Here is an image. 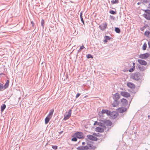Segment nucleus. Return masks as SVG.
I'll use <instances>...</instances> for the list:
<instances>
[{
	"instance_id": "obj_1",
	"label": "nucleus",
	"mask_w": 150,
	"mask_h": 150,
	"mask_svg": "<svg viewBox=\"0 0 150 150\" xmlns=\"http://www.w3.org/2000/svg\"><path fill=\"white\" fill-rule=\"evenodd\" d=\"M120 95L118 93H116L115 94L113 97V98L114 100V102L112 103V105L113 107H115L118 104V100L120 98Z\"/></svg>"
},
{
	"instance_id": "obj_2",
	"label": "nucleus",
	"mask_w": 150,
	"mask_h": 150,
	"mask_svg": "<svg viewBox=\"0 0 150 150\" xmlns=\"http://www.w3.org/2000/svg\"><path fill=\"white\" fill-rule=\"evenodd\" d=\"M143 75L141 74L139 72H136L134 74H132V78L136 81H138L142 79Z\"/></svg>"
},
{
	"instance_id": "obj_3",
	"label": "nucleus",
	"mask_w": 150,
	"mask_h": 150,
	"mask_svg": "<svg viewBox=\"0 0 150 150\" xmlns=\"http://www.w3.org/2000/svg\"><path fill=\"white\" fill-rule=\"evenodd\" d=\"M146 13V14H144V17L148 20H150V10H143Z\"/></svg>"
},
{
	"instance_id": "obj_4",
	"label": "nucleus",
	"mask_w": 150,
	"mask_h": 150,
	"mask_svg": "<svg viewBox=\"0 0 150 150\" xmlns=\"http://www.w3.org/2000/svg\"><path fill=\"white\" fill-rule=\"evenodd\" d=\"M74 136L80 139L83 138V134L81 132L76 133L74 134Z\"/></svg>"
},
{
	"instance_id": "obj_5",
	"label": "nucleus",
	"mask_w": 150,
	"mask_h": 150,
	"mask_svg": "<svg viewBox=\"0 0 150 150\" xmlns=\"http://www.w3.org/2000/svg\"><path fill=\"white\" fill-rule=\"evenodd\" d=\"M72 110H69L68 113H66V114L64 115V120H66L68 119L71 116Z\"/></svg>"
},
{
	"instance_id": "obj_6",
	"label": "nucleus",
	"mask_w": 150,
	"mask_h": 150,
	"mask_svg": "<svg viewBox=\"0 0 150 150\" xmlns=\"http://www.w3.org/2000/svg\"><path fill=\"white\" fill-rule=\"evenodd\" d=\"M149 54L147 53L141 54L139 56V57L142 59H146L149 56Z\"/></svg>"
},
{
	"instance_id": "obj_7",
	"label": "nucleus",
	"mask_w": 150,
	"mask_h": 150,
	"mask_svg": "<svg viewBox=\"0 0 150 150\" xmlns=\"http://www.w3.org/2000/svg\"><path fill=\"white\" fill-rule=\"evenodd\" d=\"M105 113L106 114L108 115H110V112L108 110H103L101 111V113L100 112H99V115L101 116L100 114L102 115Z\"/></svg>"
},
{
	"instance_id": "obj_8",
	"label": "nucleus",
	"mask_w": 150,
	"mask_h": 150,
	"mask_svg": "<svg viewBox=\"0 0 150 150\" xmlns=\"http://www.w3.org/2000/svg\"><path fill=\"white\" fill-rule=\"evenodd\" d=\"M107 26V24L106 23H103L101 24L99 27L101 30H104L106 28Z\"/></svg>"
},
{
	"instance_id": "obj_9",
	"label": "nucleus",
	"mask_w": 150,
	"mask_h": 150,
	"mask_svg": "<svg viewBox=\"0 0 150 150\" xmlns=\"http://www.w3.org/2000/svg\"><path fill=\"white\" fill-rule=\"evenodd\" d=\"M87 137L88 139L91 140L97 141V138L92 135H88Z\"/></svg>"
},
{
	"instance_id": "obj_10",
	"label": "nucleus",
	"mask_w": 150,
	"mask_h": 150,
	"mask_svg": "<svg viewBox=\"0 0 150 150\" xmlns=\"http://www.w3.org/2000/svg\"><path fill=\"white\" fill-rule=\"evenodd\" d=\"M127 108H125L121 107L117 109V111L120 113H123L126 111Z\"/></svg>"
},
{
	"instance_id": "obj_11",
	"label": "nucleus",
	"mask_w": 150,
	"mask_h": 150,
	"mask_svg": "<svg viewBox=\"0 0 150 150\" xmlns=\"http://www.w3.org/2000/svg\"><path fill=\"white\" fill-rule=\"evenodd\" d=\"M77 149L78 150H86L88 149V147L87 146H81L78 147Z\"/></svg>"
},
{
	"instance_id": "obj_12",
	"label": "nucleus",
	"mask_w": 150,
	"mask_h": 150,
	"mask_svg": "<svg viewBox=\"0 0 150 150\" xmlns=\"http://www.w3.org/2000/svg\"><path fill=\"white\" fill-rule=\"evenodd\" d=\"M138 62L139 63V64L144 65H146L147 64V62L145 61L142 60V59H138L137 60Z\"/></svg>"
},
{
	"instance_id": "obj_13",
	"label": "nucleus",
	"mask_w": 150,
	"mask_h": 150,
	"mask_svg": "<svg viewBox=\"0 0 150 150\" xmlns=\"http://www.w3.org/2000/svg\"><path fill=\"white\" fill-rule=\"evenodd\" d=\"M121 94L122 96L126 97H128L130 96V94L128 93L122 91L121 92Z\"/></svg>"
},
{
	"instance_id": "obj_14",
	"label": "nucleus",
	"mask_w": 150,
	"mask_h": 150,
	"mask_svg": "<svg viewBox=\"0 0 150 150\" xmlns=\"http://www.w3.org/2000/svg\"><path fill=\"white\" fill-rule=\"evenodd\" d=\"M96 131L98 132H104V129L101 127H98L96 128Z\"/></svg>"
},
{
	"instance_id": "obj_15",
	"label": "nucleus",
	"mask_w": 150,
	"mask_h": 150,
	"mask_svg": "<svg viewBox=\"0 0 150 150\" xmlns=\"http://www.w3.org/2000/svg\"><path fill=\"white\" fill-rule=\"evenodd\" d=\"M121 102L123 105H125L127 104V100H126L125 99H122Z\"/></svg>"
},
{
	"instance_id": "obj_16",
	"label": "nucleus",
	"mask_w": 150,
	"mask_h": 150,
	"mask_svg": "<svg viewBox=\"0 0 150 150\" xmlns=\"http://www.w3.org/2000/svg\"><path fill=\"white\" fill-rule=\"evenodd\" d=\"M110 116L113 118H115L116 117H117V114L115 112H112V113L110 112Z\"/></svg>"
},
{
	"instance_id": "obj_17",
	"label": "nucleus",
	"mask_w": 150,
	"mask_h": 150,
	"mask_svg": "<svg viewBox=\"0 0 150 150\" xmlns=\"http://www.w3.org/2000/svg\"><path fill=\"white\" fill-rule=\"evenodd\" d=\"M138 68L141 71H144L146 69L145 67L141 65L138 66Z\"/></svg>"
},
{
	"instance_id": "obj_18",
	"label": "nucleus",
	"mask_w": 150,
	"mask_h": 150,
	"mask_svg": "<svg viewBox=\"0 0 150 150\" xmlns=\"http://www.w3.org/2000/svg\"><path fill=\"white\" fill-rule=\"evenodd\" d=\"M127 85L128 87L132 88H133L134 87V84L131 83H128Z\"/></svg>"
},
{
	"instance_id": "obj_19",
	"label": "nucleus",
	"mask_w": 150,
	"mask_h": 150,
	"mask_svg": "<svg viewBox=\"0 0 150 150\" xmlns=\"http://www.w3.org/2000/svg\"><path fill=\"white\" fill-rule=\"evenodd\" d=\"M51 117H50L47 116V117L45 120V123L46 124H47L49 122L50 119Z\"/></svg>"
},
{
	"instance_id": "obj_20",
	"label": "nucleus",
	"mask_w": 150,
	"mask_h": 150,
	"mask_svg": "<svg viewBox=\"0 0 150 150\" xmlns=\"http://www.w3.org/2000/svg\"><path fill=\"white\" fill-rule=\"evenodd\" d=\"M9 84V81L8 80H7L4 85V89H6L7 88Z\"/></svg>"
},
{
	"instance_id": "obj_21",
	"label": "nucleus",
	"mask_w": 150,
	"mask_h": 150,
	"mask_svg": "<svg viewBox=\"0 0 150 150\" xmlns=\"http://www.w3.org/2000/svg\"><path fill=\"white\" fill-rule=\"evenodd\" d=\"M105 124L108 126H111L112 125V122L109 120H106L105 122Z\"/></svg>"
},
{
	"instance_id": "obj_22",
	"label": "nucleus",
	"mask_w": 150,
	"mask_h": 150,
	"mask_svg": "<svg viewBox=\"0 0 150 150\" xmlns=\"http://www.w3.org/2000/svg\"><path fill=\"white\" fill-rule=\"evenodd\" d=\"M6 107V105L5 104H3L2 106H1V112H2L4 111V110L5 109Z\"/></svg>"
},
{
	"instance_id": "obj_23",
	"label": "nucleus",
	"mask_w": 150,
	"mask_h": 150,
	"mask_svg": "<svg viewBox=\"0 0 150 150\" xmlns=\"http://www.w3.org/2000/svg\"><path fill=\"white\" fill-rule=\"evenodd\" d=\"M54 112L53 110H50V112L49 114L48 115V116L49 117H52V115H53V113Z\"/></svg>"
},
{
	"instance_id": "obj_24",
	"label": "nucleus",
	"mask_w": 150,
	"mask_h": 150,
	"mask_svg": "<svg viewBox=\"0 0 150 150\" xmlns=\"http://www.w3.org/2000/svg\"><path fill=\"white\" fill-rule=\"evenodd\" d=\"M118 2V0H112L111 1V3L112 4H117Z\"/></svg>"
},
{
	"instance_id": "obj_25",
	"label": "nucleus",
	"mask_w": 150,
	"mask_h": 150,
	"mask_svg": "<svg viewBox=\"0 0 150 150\" xmlns=\"http://www.w3.org/2000/svg\"><path fill=\"white\" fill-rule=\"evenodd\" d=\"M115 31L117 33H120V28H115Z\"/></svg>"
},
{
	"instance_id": "obj_26",
	"label": "nucleus",
	"mask_w": 150,
	"mask_h": 150,
	"mask_svg": "<svg viewBox=\"0 0 150 150\" xmlns=\"http://www.w3.org/2000/svg\"><path fill=\"white\" fill-rule=\"evenodd\" d=\"M4 87L3 85L0 83V91H2L4 90Z\"/></svg>"
},
{
	"instance_id": "obj_27",
	"label": "nucleus",
	"mask_w": 150,
	"mask_h": 150,
	"mask_svg": "<svg viewBox=\"0 0 150 150\" xmlns=\"http://www.w3.org/2000/svg\"><path fill=\"white\" fill-rule=\"evenodd\" d=\"M142 2L144 4H146L150 2V0H142Z\"/></svg>"
},
{
	"instance_id": "obj_28",
	"label": "nucleus",
	"mask_w": 150,
	"mask_h": 150,
	"mask_svg": "<svg viewBox=\"0 0 150 150\" xmlns=\"http://www.w3.org/2000/svg\"><path fill=\"white\" fill-rule=\"evenodd\" d=\"M146 47H147V45H146V44L144 43L143 46V47H142L143 50H146Z\"/></svg>"
},
{
	"instance_id": "obj_29",
	"label": "nucleus",
	"mask_w": 150,
	"mask_h": 150,
	"mask_svg": "<svg viewBox=\"0 0 150 150\" xmlns=\"http://www.w3.org/2000/svg\"><path fill=\"white\" fill-rule=\"evenodd\" d=\"M86 57L87 58L89 59L90 58H93V57L91 54H88L86 55Z\"/></svg>"
},
{
	"instance_id": "obj_30",
	"label": "nucleus",
	"mask_w": 150,
	"mask_h": 150,
	"mask_svg": "<svg viewBox=\"0 0 150 150\" xmlns=\"http://www.w3.org/2000/svg\"><path fill=\"white\" fill-rule=\"evenodd\" d=\"M45 21L43 19H42L41 21V26L44 28V26Z\"/></svg>"
},
{
	"instance_id": "obj_31",
	"label": "nucleus",
	"mask_w": 150,
	"mask_h": 150,
	"mask_svg": "<svg viewBox=\"0 0 150 150\" xmlns=\"http://www.w3.org/2000/svg\"><path fill=\"white\" fill-rule=\"evenodd\" d=\"M134 68H135L134 66H133L130 69H129V71L130 72H133L134 69Z\"/></svg>"
},
{
	"instance_id": "obj_32",
	"label": "nucleus",
	"mask_w": 150,
	"mask_h": 150,
	"mask_svg": "<svg viewBox=\"0 0 150 150\" xmlns=\"http://www.w3.org/2000/svg\"><path fill=\"white\" fill-rule=\"evenodd\" d=\"M84 48H85V47H84V46H83V45L81 46L80 47V49H79V50H78V52H80V51H81L82 50H83Z\"/></svg>"
},
{
	"instance_id": "obj_33",
	"label": "nucleus",
	"mask_w": 150,
	"mask_h": 150,
	"mask_svg": "<svg viewBox=\"0 0 150 150\" xmlns=\"http://www.w3.org/2000/svg\"><path fill=\"white\" fill-rule=\"evenodd\" d=\"M77 137H75L74 136L73 137L72 139L71 140L73 141L76 142L77 140Z\"/></svg>"
},
{
	"instance_id": "obj_34",
	"label": "nucleus",
	"mask_w": 150,
	"mask_h": 150,
	"mask_svg": "<svg viewBox=\"0 0 150 150\" xmlns=\"http://www.w3.org/2000/svg\"><path fill=\"white\" fill-rule=\"evenodd\" d=\"M110 13L112 14H115L116 13V11H114L112 10H111L109 12Z\"/></svg>"
},
{
	"instance_id": "obj_35",
	"label": "nucleus",
	"mask_w": 150,
	"mask_h": 150,
	"mask_svg": "<svg viewBox=\"0 0 150 150\" xmlns=\"http://www.w3.org/2000/svg\"><path fill=\"white\" fill-rule=\"evenodd\" d=\"M150 34V32H149V31H148V32L146 31L144 33V34L146 35H149Z\"/></svg>"
},
{
	"instance_id": "obj_36",
	"label": "nucleus",
	"mask_w": 150,
	"mask_h": 150,
	"mask_svg": "<svg viewBox=\"0 0 150 150\" xmlns=\"http://www.w3.org/2000/svg\"><path fill=\"white\" fill-rule=\"evenodd\" d=\"M105 38L106 39V40H109L110 39V38L108 36H105Z\"/></svg>"
},
{
	"instance_id": "obj_37",
	"label": "nucleus",
	"mask_w": 150,
	"mask_h": 150,
	"mask_svg": "<svg viewBox=\"0 0 150 150\" xmlns=\"http://www.w3.org/2000/svg\"><path fill=\"white\" fill-rule=\"evenodd\" d=\"M52 148L53 149L56 150L57 149V146H52Z\"/></svg>"
},
{
	"instance_id": "obj_38",
	"label": "nucleus",
	"mask_w": 150,
	"mask_h": 150,
	"mask_svg": "<svg viewBox=\"0 0 150 150\" xmlns=\"http://www.w3.org/2000/svg\"><path fill=\"white\" fill-rule=\"evenodd\" d=\"M81 18V21L82 22L83 24H84V22L83 21V18H82V17H81L80 18Z\"/></svg>"
},
{
	"instance_id": "obj_39",
	"label": "nucleus",
	"mask_w": 150,
	"mask_h": 150,
	"mask_svg": "<svg viewBox=\"0 0 150 150\" xmlns=\"http://www.w3.org/2000/svg\"><path fill=\"white\" fill-rule=\"evenodd\" d=\"M80 95V94L79 93H78L76 96V98H78Z\"/></svg>"
},
{
	"instance_id": "obj_40",
	"label": "nucleus",
	"mask_w": 150,
	"mask_h": 150,
	"mask_svg": "<svg viewBox=\"0 0 150 150\" xmlns=\"http://www.w3.org/2000/svg\"><path fill=\"white\" fill-rule=\"evenodd\" d=\"M82 12H80V18L82 17Z\"/></svg>"
},
{
	"instance_id": "obj_41",
	"label": "nucleus",
	"mask_w": 150,
	"mask_h": 150,
	"mask_svg": "<svg viewBox=\"0 0 150 150\" xmlns=\"http://www.w3.org/2000/svg\"><path fill=\"white\" fill-rule=\"evenodd\" d=\"M108 41V40H106V39H105V40H104V42L105 43L107 42Z\"/></svg>"
},
{
	"instance_id": "obj_42",
	"label": "nucleus",
	"mask_w": 150,
	"mask_h": 150,
	"mask_svg": "<svg viewBox=\"0 0 150 150\" xmlns=\"http://www.w3.org/2000/svg\"><path fill=\"white\" fill-rule=\"evenodd\" d=\"M148 45L150 49V41L148 42Z\"/></svg>"
},
{
	"instance_id": "obj_43",
	"label": "nucleus",
	"mask_w": 150,
	"mask_h": 150,
	"mask_svg": "<svg viewBox=\"0 0 150 150\" xmlns=\"http://www.w3.org/2000/svg\"><path fill=\"white\" fill-rule=\"evenodd\" d=\"M31 23L32 24L33 26V25L34 24V23L33 21H31Z\"/></svg>"
},
{
	"instance_id": "obj_44",
	"label": "nucleus",
	"mask_w": 150,
	"mask_h": 150,
	"mask_svg": "<svg viewBox=\"0 0 150 150\" xmlns=\"http://www.w3.org/2000/svg\"><path fill=\"white\" fill-rule=\"evenodd\" d=\"M86 144V143L85 142H83L82 143V144L83 145H84Z\"/></svg>"
},
{
	"instance_id": "obj_45",
	"label": "nucleus",
	"mask_w": 150,
	"mask_h": 150,
	"mask_svg": "<svg viewBox=\"0 0 150 150\" xmlns=\"http://www.w3.org/2000/svg\"><path fill=\"white\" fill-rule=\"evenodd\" d=\"M63 132V131H61L59 132V134H61Z\"/></svg>"
},
{
	"instance_id": "obj_46",
	"label": "nucleus",
	"mask_w": 150,
	"mask_h": 150,
	"mask_svg": "<svg viewBox=\"0 0 150 150\" xmlns=\"http://www.w3.org/2000/svg\"><path fill=\"white\" fill-rule=\"evenodd\" d=\"M133 66H134V65L135 64V63H133Z\"/></svg>"
},
{
	"instance_id": "obj_47",
	"label": "nucleus",
	"mask_w": 150,
	"mask_h": 150,
	"mask_svg": "<svg viewBox=\"0 0 150 150\" xmlns=\"http://www.w3.org/2000/svg\"><path fill=\"white\" fill-rule=\"evenodd\" d=\"M149 8H150V2H149Z\"/></svg>"
},
{
	"instance_id": "obj_48",
	"label": "nucleus",
	"mask_w": 150,
	"mask_h": 150,
	"mask_svg": "<svg viewBox=\"0 0 150 150\" xmlns=\"http://www.w3.org/2000/svg\"><path fill=\"white\" fill-rule=\"evenodd\" d=\"M148 118H149V117H150V115H148Z\"/></svg>"
},
{
	"instance_id": "obj_49",
	"label": "nucleus",
	"mask_w": 150,
	"mask_h": 150,
	"mask_svg": "<svg viewBox=\"0 0 150 150\" xmlns=\"http://www.w3.org/2000/svg\"><path fill=\"white\" fill-rule=\"evenodd\" d=\"M95 134H95V133H94L93 134V135H95Z\"/></svg>"
},
{
	"instance_id": "obj_50",
	"label": "nucleus",
	"mask_w": 150,
	"mask_h": 150,
	"mask_svg": "<svg viewBox=\"0 0 150 150\" xmlns=\"http://www.w3.org/2000/svg\"><path fill=\"white\" fill-rule=\"evenodd\" d=\"M137 4H139V3H137Z\"/></svg>"
}]
</instances>
